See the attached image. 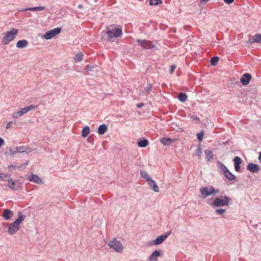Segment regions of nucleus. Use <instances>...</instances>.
I'll return each mask as SVG.
<instances>
[{
	"mask_svg": "<svg viewBox=\"0 0 261 261\" xmlns=\"http://www.w3.org/2000/svg\"><path fill=\"white\" fill-rule=\"evenodd\" d=\"M137 42H138L140 45L145 49H150L154 47L152 42L145 40H137Z\"/></svg>",
	"mask_w": 261,
	"mask_h": 261,
	"instance_id": "6e6552de",
	"label": "nucleus"
},
{
	"mask_svg": "<svg viewBox=\"0 0 261 261\" xmlns=\"http://www.w3.org/2000/svg\"><path fill=\"white\" fill-rule=\"evenodd\" d=\"M106 30L109 40L119 37L122 34L121 27L115 24L108 26L106 28Z\"/></svg>",
	"mask_w": 261,
	"mask_h": 261,
	"instance_id": "f03ea898",
	"label": "nucleus"
},
{
	"mask_svg": "<svg viewBox=\"0 0 261 261\" xmlns=\"http://www.w3.org/2000/svg\"><path fill=\"white\" fill-rule=\"evenodd\" d=\"M247 169L250 172L256 173L259 170V166L257 164L250 163L248 164Z\"/></svg>",
	"mask_w": 261,
	"mask_h": 261,
	"instance_id": "9b49d317",
	"label": "nucleus"
},
{
	"mask_svg": "<svg viewBox=\"0 0 261 261\" xmlns=\"http://www.w3.org/2000/svg\"><path fill=\"white\" fill-rule=\"evenodd\" d=\"M18 34V30L12 28L9 31L3 33V38L2 39V44L3 45H8L10 42L15 40Z\"/></svg>",
	"mask_w": 261,
	"mask_h": 261,
	"instance_id": "f257e3e1",
	"label": "nucleus"
},
{
	"mask_svg": "<svg viewBox=\"0 0 261 261\" xmlns=\"http://www.w3.org/2000/svg\"><path fill=\"white\" fill-rule=\"evenodd\" d=\"M140 174H141V177L142 178L145 179L146 181H148V180H149L151 178L149 175L146 171H141Z\"/></svg>",
	"mask_w": 261,
	"mask_h": 261,
	"instance_id": "c85d7f7f",
	"label": "nucleus"
},
{
	"mask_svg": "<svg viewBox=\"0 0 261 261\" xmlns=\"http://www.w3.org/2000/svg\"><path fill=\"white\" fill-rule=\"evenodd\" d=\"M27 150H28V148L25 146H20L18 147H16L15 149V150H13L11 149L10 150V154L11 155H12V154H14L15 153H18V152H20V153L24 152H26L27 151Z\"/></svg>",
	"mask_w": 261,
	"mask_h": 261,
	"instance_id": "ddd939ff",
	"label": "nucleus"
},
{
	"mask_svg": "<svg viewBox=\"0 0 261 261\" xmlns=\"http://www.w3.org/2000/svg\"><path fill=\"white\" fill-rule=\"evenodd\" d=\"M200 195L199 197L201 198H205L208 196L216 194L219 193V190H215L212 186L202 187L200 189Z\"/></svg>",
	"mask_w": 261,
	"mask_h": 261,
	"instance_id": "20e7f679",
	"label": "nucleus"
},
{
	"mask_svg": "<svg viewBox=\"0 0 261 261\" xmlns=\"http://www.w3.org/2000/svg\"><path fill=\"white\" fill-rule=\"evenodd\" d=\"M147 181L150 186L152 187L153 190L154 192H158L159 191L158 186L156 185V184L154 180H153V179L150 178L149 180H148Z\"/></svg>",
	"mask_w": 261,
	"mask_h": 261,
	"instance_id": "6ab92c4d",
	"label": "nucleus"
},
{
	"mask_svg": "<svg viewBox=\"0 0 261 261\" xmlns=\"http://www.w3.org/2000/svg\"><path fill=\"white\" fill-rule=\"evenodd\" d=\"M219 61V57H214L211 60V64L212 66H216Z\"/></svg>",
	"mask_w": 261,
	"mask_h": 261,
	"instance_id": "7c9ffc66",
	"label": "nucleus"
},
{
	"mask_svg": "<svg viewBox=\"0 0 261 261\" xmlns=\"http://www.w3.org/2000/svg\"><path fill=\"white\" fill-rule=\"evenodd\" d=\"M162 3V0H150L149 4L151 6L158 5Z\"/></svg>",
	"mask_w": 261,
	"mask_h": 261,
	"instance_id": "2f4dec72",
	"label": "nucleus"
},
{
	"mask_svg": "<svg viewBox=\"0 0 261 261\" xmlns=\"http://www.w3.org/2000/svg\"><path fill=\"white\" fill-rule=\"evenodd\" d=\"M201 154H202L201 149L200 147H198L196 150L195 155L197 156L200 158Z\"/></svg>",
	"mask_w": 261,
	"mask_h": 261,
	"instance_id": "72a5a7b5",
	"label": "nucleus"
},
{
	"mask_svg": "<svg viewBox=\"0 0 261 261\" xmlns=\"http://www.w3.org/2000/svg\"><path fill=\"white\" fill-rule=\"evenodd\" d=\"M8 186L13 190H18L19 188V184L15 182L12 179H8Z\"/></svg>",
	"mask_w": 261,
	"mask_h": 261,
	"instance_id": "f3484780",
	"label": "nucleus"
},
{
	"mask_svg": "<svg viewBox=\"0 0 261 261\" xmlns=\"http://www.w3.org/2000/svg\"><path fill=\"white\" fill-rule=\"evenodd\" d=\"M13 216V212L8 210L5 209L4 211L3 217L5 220H9Z\"/></svg>",
	"mask_w": 261,
	"mask_h": 261,
	"instance_id": "a211bd4d",
	"label": "nucleus"
},
{
	"mask_svg": "<svg viewBox=\"0 0 261 261\" xmlns=\"http://www.w3.org/2000/svg\"><path fill=\"white\" fill-rule=\"evenodd\" d=\"M108 245L114 251L118 252H122L123 249L122 245L120 242L116 240V239L109 241L108 243Z\"/></svg>",
	"mask_w": 261,
	"mask_h": 261,
	"instance_id": "423d86ee",
	"label": "nucleus"
},
{
	"mask_svg": "<svg viewBox=\"0 0 261 261\" xmlns=\"http://www.w3.org/2000/svg\"><path fill=\"white\" fill-rule=\"evenodd\" d=\"M187 95L183 93H180L178 96V99L181 102L185 101L187 99Z\"/></svg>",
	"mask_w": 261,
	"mask_h": 261,
	"instance_id": "c756f323",
	"label": "nucleus"
},
{
	"mask_svg": "<svg viewBox=\"0 0 261 261\" xmlns=\"http://www.w3.org/2000/svg\"><path fill=\"white\" fill-rule=\"evenodd\" d=\"M29 180L38 184H42L43 183V181L38 175L33 174L30 176Z\"/></svg>",
	"mask_w": 261,
	"mask_h": 261,
	"instance_id": "4468645a",
	"label": "nucleus"
},
{
	"mask_svg": "<svg viewBox=\"0 0 261 261\" xmlns=\"http://www.w3.org/2000/svg\"><path fill=\"white\" fill-rule=\"evenodd\" d=\"M143 103H140L137 105V107H138V108H141L142 107H143Z\"/></svg>",
	"mask_w": 261,
	"mask_h": 261,
	"instance_id": "a18cd8bd",
	"label": "nucleus"
},
{
	"mask_svg": "<svg viewBox=\"0 0 261 261\" xmlns=\"http://www.w3.org/2000/svg\"><path fill=\"white\" fill-rule=\"evenodd\" d=\"M78 8L79 9H81V8H83V6L82 5H80L78 6Z\"/></svg>",
	"mask_w": 261,
	"mask_h": 261,
	"instance_id": "09e8293b",
	"label": "nucleus"
},
{
	"mask_svg": "<svg viewBox=\"0 0 261 261\" xmlns=\"http://www.w3.org/2000/svg\"><path fill=\"white\" fill-rule=\"evenodd\" d=\"M204 152L206 155V159L208 161H210L213 159L214 155L213 152L211 150H205Z\"/></svg>",
	"mask_w": 261,
	"mask_h": 261,
	"instance_id": "393cba45",
	"label": "nucleus"
},
{
	"mask_svg": "<svg viewBox=\"0 0 261 261\" xmlns=\"http://www.w3.org/2000/svg\"><path fill=\"white\" fill-rule=\"evenodd\" d=\"M232 200L231 198L228 196H222L216 198L213 203V207H220L228 206L229 202Z\"/></svg>",
	"mask_w": 261,
	"mask_h": 261,
	"instance_id": "39448f33",
	"label": "nucleus"
},
{
	"mask_svg": "<svg viewBox=\"0 0 261 261\" xmlns=\"http://www.w3.org/2000/svg\"><path fill=\"white\" fill-rule=\"evenodd\" d=\"M4 177L5 178H6V177H8V176H7V175H4V176H3V174L0 173V179H3L4 178Z\"/></svg>",
	"mask_w": 261,
	"mask_h": 261,
	"instance_id": "c03bdc74",
	"label": "nucleus"
},
{
	"mask_svg": "<svg viewBox=\"0 0 261 261\" xmlns=\"http://www.w3.org/2000/svg\"><path fill=\"white\" fill-rule=\"evenodd\" d=\"M226 210L225 209H218L216 211V213L219 215H223Z\"/></svg>",
	"mask_w": 261,
	"mask_h": 261,
	"instance_id": "c9c22d12",
	"label": "nucleus"
},
{
	"mask_svg": "<svg viewBox=\"0 0 261 261\" xmlns=\"http://www.w3.org/2000/svg\"><path fill=\"white\" fill-rule=\"evenodd\" d=\"M251 78V76L249 73H245L244 74L243 76L241 78L240 81L241 83L244 85H247Z\"/></svg>",
	"mask_w": 261,
	"mask_h": 261,
	"instance_id": "f8f14e48",
	"label": "nucleus"
},
{
	"mask_svg": "<svg viewBox=\"0 0 261 261\" xmlns=\"http://www.w3.org/2000/svg\"><path fill=\"white\" fill-rule=\"evenodd\" d=\"M224 2L227 4H230L234 2V0H224Z\"/></svg>",
	"mask_w": 261,
	"mask_h": 261,
	"instance_id": "79ce46f5",
	"label": "nucleus"
},
{
	"mask_svg": "<svg viewBox=\"0 0 261 261\" xmlns=\"http://www.w3.org/2000/svg\"><path fill=\"white\" fill-rule=\"evenodd\" d=\"M18 218L9 226L8 232L11 235L15 233L18 230L20 224L25 218V216L21 212L18 213Z\"/></svg>",
	"mask_w": 261,
	"mask_h": 261,
	"instance_id": "7ed1b4c3",
	"label": "nucleus"
},
{
	"mask_svg": "<svg viewBox=\"0 0 261 261\" xmlns=\"http://www.w3.org/2000/svg\"><path fill=\"white\" fill-rule=\"evenodd\" d=\"M5 144V141L3 138H0V147L4 145Z\"/></svg>",
	"mask_w": 261,
	"mask_h": 261,
	"instance_id": "37998d69",
	"label": "nucleus"
},
{
	"mask_svg": "<svg viewBox=\"0 0 261 261\" xmlns=\"http://www.w3.org/2000/svg\"><path fill=\"white\" fill-rule=\"evenodd\" d=\"M83 57L84 55L82 53H79L75 55L74 60L76 62H80L83 60Z\"/></svg>",
	"mask_w": 261,
	"mask_h": 261,
	"instance_id": "cd10ccee",
	"label": "nucleus"
},
{
	"mask_svg": "<svg viewBox=\"0 0 261 261\" xmlns=\"http://www.w3.org/2000/svg\"><path fill=\"white\" fill-rule=\"evenodd\" d=\"M90 132V128L89 126H85L84 127L82 131V136L84 138H86L89 134Z\"/></svg>",
	"mask_w": 261,
	"mask_h": 261,
	"instance_id": "b1692460",
	"label": "nucleus"
},
{
	"mask_svg": "<svg viewBox=\"0 0 261 261\" xmlns=\"http://www.w3.org/2000/svg\"><path fill=\"white\" fill-rule=\"evenodd\" d=\"M173 140L167 138H163L160 140V142L162 144L167 146L170 145L172 142H173Z\"/></svg>",
	"mask_w": 261,
	"mask_h": 261,
	"instance_id": "aec40b11",
	"label": "nucleus"
},
{
	"mask_svg": "<svg viewBox=\"0 0 261 261\" xmlns=\"http://www.w3.org/2000/svg\"><path fill=\"white\" fill-rule=\"evenodd\" d=\"M253 42L261 43V34H256L252 37V43Z\"/></svg>",
	"mask_w": 261,
	"mask_h": 261,
	"instance_id": "bb28decb",
	"label": "nucleus"
},
{
	"mask_svg": "<svg viewBox=\"0 0 261 261\" xmlns=\"http://www.w3.org/2000/svg\"><path fill=\"white\" fill-rule=\"evenodd\" d=\"M203 134V132H200L197 134V138L199 141H201L202 140Z\"/></svg>",
	"mask_w": 261,
	"mask_h": 261,
	"instance_id": "f704fd0d",
	"label": "nucleus"
},
{
	"mask_svg": "<svg viewBox=\"0 0 261 261\" xmlns=\"http://www.w3.org/2000/svg\"><path fill=\"white\" fill-rule=\"evenodd\" d=\"M12 124V122H11V121L7 123V124L6 125V129L10 128L11 127Z\"/></svg>",
	"mask_w": 261,
	"mask_h": 261,
	"instance_id": "a19ab883",
	"label": "nucleus"
},
{
	"mask_svg": "<svg viewBox=\"0 0 261 261\" xmlns=\"http://www.w3.org/2000/svg\"><path fill=\"white\" fill-rule=\"evenodd\" d=\"M209 0H200V3H206L207 1H208Z\"/></svg>",
	"mask_w": 261,
	"mask_h": 261,
	"instance_id": "49530a36",
	"label": "nucleus"
},
{
	"mask_svg": "<svg viewBox=\"0 0 261 261\" xmlns=\"http://www.w3.org/2000/svg\"><path fill=\"white\" fill-rule=\"evenodd\" d=\"M138 145L140 147H145L149 144V142L146 139L140 140L138 141Z\"/></svg>",
	"mask_w": 261,
	"mask_h": 261,
	"instance_id": "5701e85b",
	"label": "nucleus"
},
{
	"mask_svg": "<svg viewBox=\"0 0 261 261\" xmlns=\"http://www.w3.org/2000/svg\"><path fill=\"white\" fill-rule=\"evenodd\" d=\"M193 119L199 120V118H198L197 116H195V117H193Z\"/></svg>",
	"mask_w": 261,
	"mask_h": 261,
	"instance_id": "8fccbe9b",
	"label": "nucleus"
},
{
	"mask_svg": "<svg viewBox=\"0 0 261 261\" xmlns=\"http://www.w3.org/2000/svg\"><path fill=\"white\" fill-rule=\"evenodd\" d=\"M61 32V29L57 28L52 30H50L45 33L44 38L46 40H49L59 34Z\"/></svg>",
	"mask_w": 261,
	"mask_h": 261,
	"instance_id": "0eeeda50",
	"label": "nucleus"
},
{
	"mask_svg": "<svg viewBox=\"0 0 261 261\" xmlns=\"http://www.w3.org/2000/svg\"><path fill=\"white\" fill-rule=\"evenodd\" d=\"M233 161L234 162L235 170L239 172L240 170V164H241V159L239 156H236L233 159Z\"/></svg>",
	"mask_w": 261,
	"mask_h": 261,
	"instance_id": "dca6fc26",
	"label": "nucleus"
},
{
	"mask_svg": "<svg viewBox=\"0 0 261 261\" xmlns=\"http://www.w3.org/2000/svg\"><path fill=\"white\" fill-rule=\"evenodd\" d=\"M45 9V7L43 6L36 7V11H43Z\"/></svg>",
	"mask_w": 261,
	"mask_h": 261,
	"instance_id": "ea45409f",
	"label": "nucleus"
},
{
	"mask_svg": "<svg viewBox=\"0 0 261 261\" xmlns=\"http://www.w3.org/2000/svg\"><path fill=\"white\" fill-rule=\"evenodd\" d=\"M219 168L221 170V172L223 173V174H224V173H225V172L228 170L226 166L221 163L220 164Z\"/></svg>",
	"mask_w": 261,
	"mask_h": 261,
	"instance_id": "473e14b6",
	"label": "nucleus"
},
{
	"mask_svg": "<svg viewBox=\"0 0 261 261\" xmlns=\"http://www.w3.org/2000/svg\"><path fill=\"white\" fill-rule=\"evenodd\" d=\"M160 255V252L158 250H155L151 254L149 257V260L150 261H156L158 259V257Z\"/></svg>",
	"mask_w": 261,
	"mask_h": 261,
	"instance_id": "412c9836",
	"label": "nucleus"
},
{
	"mask_svg": "<svg viewBox=\"0 0 261 261\" xmlns=\"http://www.w3.org/2000/svg\"><path fill=\"white\" fill-rule=\"evenodd\" d=\"M23 11H36V7H32V8H28L25 9Z\"/></svg>",
	"mask_w": 261,
	"mask_h": 261,
	"instance_id": "58836bf2",
	"label": "nucleus"
},
{
	"mask_svg": "<svg viewBox=\"0 0 261 261\" xmlns=\"http://www.w3.org/2000/svg\"><path fill=\"white\" fill-rule=\"evenodd\" d=\"M27 112V110H26L25 108H23L20 110L13 113L12 115V117L13 119H17L26 114Z\"/></svg>",
	"mask_w": 261,
	"mask_h": 261,
	"instance_id": "9d476101",
	"label": "nucleus"
},
{
	"mask_svg": "<svg viewBox=\"0 0 261 261\" xmlns=\"http://www.w3.org/2000/svg\"><path fill=\"white\" fill-rule=\"evenodd\" d=\"M223 174L229 180L232 181L236 179L235 176L229 172L228 170L225 171Z\"/></svg>",
	"mask_w": 261,
	"mask_h": 261,
	"instance_id": "4be33fe9",
	"label": "nucleus"
},
{
	"mask_svg": "<svg viewBox=\"0 0 261 261\" xmlns=\"http://www.w3.org/2000/svg\"><path fill=\"white\" fill-rule=\"evenodd\" d=\"M259 160L261 162V152L259 153V155L258 156Z\"/></svg>",
	"mask_w": 261,
	"mask_h": 261,
	"instance_id": "de8ad7c7",
	"label": "nucleus"
},
{
	"mask_svg": "<svg viewBox=\"0 0 261 261\" xmlns=\"http://www.w3.org/2000/svg\"><path fill=\"white\" fill-rule=\"evenodd\" d=\"M171 234L170 231L167 232L165 234L158 237L154 240L153 241V243L154 245H159L163 243L167 237Z\"/></svg>",
	"mask_w": 261,
	"mask_h": 261,
	"instance_id": "1a4fd4ad",
	"label": "nucleus"
},
{
	"mask_svg": "<svg viewBox=\"0 0 261 261\" xmlns=\"http://www.w3.org/2000/svg\"><path fill=\"white\" fill-rule=\"evenodd\" d=\"M36 106L34 105H31L28 107H25L26 110H27V112L31 111L32 110H35L36 108Z\"/></svg>",
	"mask_w": 261,
	"mask_h": 261,
	"instance_id": "e433bc0d",
	"label": "nucleus"
},
{
	"mask_svg": "<svg viewBox=\"0 0 261 261\" xmlns=\"http://www.w3.org/2000/svg\"><path fill=\"white\" fill-rule=\"evenodd\" d=\"M107 130V127L105 124L100 125L98 129V132L100 135L104 134Z\"/></svg>",
	"mask_w": 261,
	"mask_h": 261,
	"instance_id": "a878e982",
	"label": "nucleus"
},
{
	"mask_svg": "<svg viewBox=\"0 0 261 261\" xmlns=\"http://www.w3.org/2000/svg\"><path fill=\"white\" fill-rule=\"evenodd\" d=\"M175 68H176L175 65H171V66H170V72L171 73H172L174 72V70H175Z\"/></svg>",
	"mask_w": 261,
	"mask_h": 261,
	"instance_id": "4c0bfd02",
	"label": "nucleus"
},
{
	"mask_svg": "<svg viewBox=\"0 0 261 261\" xmlns=\"http://www.w3.org/2000/svg\"><path fill=\"white\" fill-rule=\"evenodd\" d=\"M28 44L29 42L27 40H20L16 43V46L18 48H23L26 47Z\"/></svg>",
	"mask_w": 261,
	"mask_h": 261,
	"instance_id": "2eb2a0df",
	"label": "nucleus"
}]
</instances>
